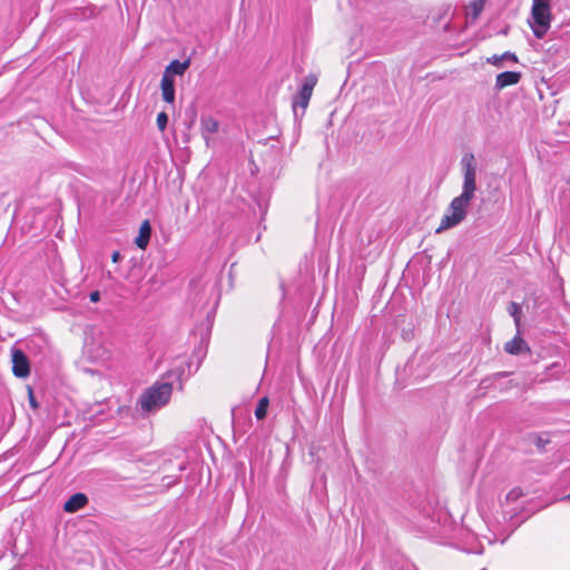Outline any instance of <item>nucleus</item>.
<instances>
[{"mask_svg":"<svg viewBox=\"0 0 570 570\" xmlns=\"http://www.w3.org/2000/svg\"><path fill=\"white\" fill-rule=\"evenodd\" d=\"M171 393L173 385L170 383H156L140 395L138 404L142 412H156L169 402Z\"/></svg>","mask_w":570,"mask_h":570,"instance_id":"obj_1","label":"nucleus"},{"mask_svg":"<svg viewBox=\"0 0 570 570\" xmlns=\"http://www.w3.org/2000/svg\"><path fill=\"white\" fill-rule=\"evenodd\" d=\"M470 203L471 200L465 199L463 197H454L451 200L446 209V213L442 217L440 226L436 228V233L440 234L462 223L466 217Z\"/></svg>","mask_w":570,"mask_h":570,"instance_id":"obj_2","label":"nucleus"},{"mask_svg":"<svg viewBox=\"0 0 570 570\" xmlns=\"http://www.w3.org/2000/svg\"><path fill=\"white\" fill-rule=\"evenodd\" d=\"M461 171L463 175L462 193L459 195L465 199L472 200L476 191V170L478 163L472 153H466L462 156Z\"/></svg>","mask_w":570,"mask_h":570,"instance_id":"obj_3","label":"nucleus"},{"mask_svg":"<svg viewBox=\"0 0 570 570\" xmlns=\"http://www.w3.org/2000/svg\"><path fill=\"white\" fill-rule=\"evenodd\" d=\"M531 17L530 24L534 36L538 39L543 38L551 23L550 0H533Z\"/></svg>","mask_w":570,"mask_h":570,"instance_id":"obj_4","label":"nucleus"},{"mask_svg":"<svg viewBox=\"0 0 570 570\" xmlns=\"http://www.w3.org/2000/svg\"><path fill=\"white\" fill-rule=\"evenodd\" d=\"M317 77L315 75H308L304 78L303 85L298 91V94L293 99V111L294 115L297 116L298 108L302 109V115H304L305 109L308 106L309 99L313 94V89L316 86Z\"/></svg>","mask_w":570,"mask_h":570,"instance_id":"obj_5","label":"nucleus"},{"mask_svg":"<svg viewBox=\"0 0 570 570\" xmlns=\"http://www.w3.org/2000/svg\"><path fill=\"white\" fill-rule=\"evenodd\" d=\"M12 373L14 376L24 379L30 374V363L27 355L19 348L11 350Z\"/></svg>","mask_w":570,"mask_h":570,"instance_id":"obj_6","label":"nucleus"},{"mask_svg":"<svg viewBox=\"0 0 570 570\" xmlns=\"http://www.w3.org/2000/svg\"><path fill=\"white\" fill-rule=\"evenodd\" d=\"M521 79V73L517 71H504L497 76L495 88L501 90L508 86L517 85Z\"/></svg>","mask_w":570,"mask_h":570,"instance_id":"obj_7","label":"nucleus"},{"mask_svg":"<svg viewBox=\"0 0 570 570\" xmlns=\"http://www.w3.org/2000/svg\"><path fill=\"white\" fill-rule=\"evenodd\" d=\"M160 89H161L163 99L168 104H173L175 101L174 78L163 73L161 81H160Z\"/></svg>","mask_w":570,"mask_h":570,"instance_id":"obj_8","label":"nucleus"},{"mask_svg":"<svg viewBox=\"0 0 570 570\" xmlns=\"http://www.w3.org/2000/svg\"><path fill=\"white\" fill-rule=\"evenodd\" d=\"M88 503V498L83 493L72 494L63 504V510L69 513L77 512Z\"/></svg>","mask_w":570,"mask_h":570,"instance_id":"obj_9","label":"nucleus"},{"mask_svg":"<svg viewBox=\"0 0 570 570\" xmlns=\"http://www.w3.org/2000/svg\"><path fill=\"white\" fill-rule=\"evenodd\" d=\"M190 65V60L185 61L173 60L166 68L164 73L174 78V76H183Z\"/></svg>","mask_w":570,"mask_h":570,"instance_id":"obj_10","label":"nucleus"},{"mask_svg":"<svg viewBox=\"0 0 570 570\" xmlns=\"http://www.w3.org/2000/svg\"><path fill=\"white\" fill-rule=\"evenodd\" d=\"M151 234V227L148 220L142 222L139 228V235L135 239V244L141 248L145 249L149 243Z\"/></svg>","mask_w":570,"mask_h":570,"instance_id":"obj_11","label":"nucleus"},{"mask_svg":"<svg viewBox=\"0 0 570 570\" xmlns=\"http://www.w3.org/2000/svg\"><path fill=\"white\" fill-rule=\"evenodd\" d=\"M203 136L208 145L209 135L217 132L219 128L218 121L213 117H204L200 120Z\"/></svg>","mask_w":570,"mask_h":570,"instance_id":"obj_12","label":"nucleus"},{"mask_svg":"<svg viewBox=\"0 0 570 570\" xmlns=\"http://www.w3.org/2000/svg\"><path fill=\"white\" fill-rule=\"evenodd\" d=\"M528 350L524 340L520 336L513 337L511 341L507 342L504 345V351L512 355H518L523 351Z\"/></svg>","mask_w":570,"mask_h":570,"instance_id":"obj_13","label":"nucleus"},{"mask_svg":"<svg viewBox=\"0 0 570 570\" xmlns=\"http://www.w3.org/2000/svg\"><path fill=\"white\" fill-rule=\"evenodd\" d=\"M511 60L512 62H518V58L512 52H504L502 55H493L487 59V62L497 67H502V61Z\"/></svg>","mask_w":570,"mask_h":570,"instance_id":"obj_14","label":"nucleus"},{"mask_svg":"<svg viewBox=\"0 0 570 570\" xmlns=\"http://www.w3.org/2000/svg\"><path fill=\"white\" fill-rule=\"evenodd\" d=\"M268 407V399L262 397L256 406L255 416L257 420H263L266 416Z\"/></svg>","mask_w":570,"mask_h":570,"instance_id":"obj_15","label":"nucleus"},{"mask_svg":"<svg viewBox=\"0 0 570 570\" xmlns=\"http://www.w3.org/2000/svg\"><path fill=\"white\" fill-rule=\"evenodd\" d=\"M484 0H478L470 4L468 14L474 20L479 17L483 9Z\"/></svg>","mask_w":570,"mask_h":570,"instance_id":"obj_16","label":"nucleus"},{"mask_svg":"<svg viewBox=\"0 0 570 570\" xmlns=\"http://www.w3.org/2000/svg\"><path fill=\"white\" fill-rule=\"evenodd\" d=\"M168 122V116L166 112L161 111L157 116V127L160 131H164L166 129Z\"/></svg>","mask_w":570,"mask_h":570,"instance_id":"obj_17","label":"nucleus"},{"mask_svg":"<svg viewBox=\"0 0 570 570\" xmlns=\"http://www.w3.org/2000/svg\"><path fill=\"white\" fill-rule=\"evenodd\" d=\"M520 312H521V307L517 303H511L510 313L513 316L517 325H519V322H520V318H519Z\"/></svg>","mask_w":570,"mask_h":570,"instance_id":"obj_18","label":"nucleus"},{"mask_svg":"<svg viewBox=\"0 0 570 570\" xmlns=\"http://www.w3.org/2000/svg\"><path fill=\"white\" fill-rule=\"evenodd\" d=\"M29 403H30V406L35 410L38 409V406H39L38 402L36 401V397L33 395V392L30 387H29Z\"/></svg>","mask_w":570,"mask_h":570,"instance_id":"obj_19","label":"nucleus"},{"mask_svg":"<svg viewBox=\"0 0 570 570\" xmlns=\"http://www.w3.org/2000/svg\"><path fill=\"white\" fill-rule=\"evenodd\" d=\"M521 495V491L519 489H513L512 491H510L507 495V498L510 500V499H518L519 497Z\"/></svg>","mask_w":570,"mask_h":570,"instance_id":"obj_20","label":"nucleus"},{"mask_svg":"<svg viewBox=\"0 0 570 570\" xmlns=\"http://www.w3.org/2000/svg\"><path fill=\"white\" fill-rule=\"evenodd\" d=\"M89 297L92 303H97L100 299V293L98 291H94L90 293Z\"/></svg>","mask_w":570,"mask_h":570,"instance_id":"obj_21","label":"nucleus"},{"mask_svg":"<svg viewBox=\"0 0 570 570\" xmlns=\"http://www.w3.org/2000/svg\"><path fill=\"white\" fill-rule=\"evenodd\" d=\"M119 259H120V253H119V252H117V250H116V252H114V253H112V255H111V261H112L114 263H118V262H119Z\"/></svg>","mask_w":570,"mask_h":570,"instance_id":"obj_22","label":"nucleus"},{"mask_svg":"<svg viewBox=\"0 0 570 570\" xmlns=\"http://www.w3.org/2000/svg\"><path fill=\"white\" fill-rule=\"evenodd\" d=\"M567 499L570 500V493L567 497L563 498V500H567Z\"/></svg>","mask_w":570,"mask_h":570,"instance_id":"obj_23","label":"nucleus"}]
</instances>
